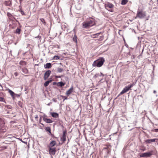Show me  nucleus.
<instances>
[{
    "instance_id": "42",
    "label": "nucleus",
    "mask_w": 158,
    "mask_h": 158,
    "mask_svg": "<svg viewBox=\"0 0 158 158\" xmlns=\"http://www.w3.org/2000/svg\"><path fill=\"white\" fill-rule=\"evenodd\" d=\"M56 84L57 85V83H56V82H54L53 83V85H56Z\"/></svg>"
},
{
    "instance_id": "15",
    "label": "nucleus",
    "mask_w": 158,
    "mask_h": 158,
    "mask_svg": "<svg viewBox=\"0 0 158 158\" xmlns=\"http://www.w3.org/2000/svg\"><path fill=\"white\" fill-rule=\"evenodd\" d=\"M65 84V83L62 81L59 82L57 83V86H60L61 87L64 86Z\"/></svg>"
},
{
    "instance_id": "53",
    "label": "nucleus",
    "mask_w": 158,
    "mask_h": 158,
    "mask_svg": "<svg viewBox=\"0 0 158 158\" xmlns=\"http://www.w3.org/2000/svg\"><path fill=\"white\" fill-rule=\"evenodd\" d=\"M41 124L42 125H43V124L42 123H41Z\"/></svg>"
},
{
    "instance_id": "9",
    "label": "nucleus",
    "mask_w": 158,
    "mask_h": 158,
    "mask_svg": "<svg viewBox=\"0 0 158 158\" xmlns=\"http://www.w3.org/2000/svg\"><path fill=\"white\" fill-rule=\"evenodd\" d=\"M56 148H50L49 152L50 155H54L56 153Z\"/></svg>"
},
{
    "instance_id": "51",
    "label": "nucleus",
    "mask_w": 158,
    "mask_h": 158,
    "mask_svg": "<svg viewBox=\"0 0 158 158\" xmlns=\"http://www.w3.org/2000/svg\"><path fill=\"white\" fill-rule=\"evenodd\" d=\"M126 46H127V47H128L127 46V45H126Z\"/></svg>"
},
{
    "instance_id": "2",
    "label": "nucleus",
    "mask_w": 158,
    "mask_h": 158,
    "mask_svg": "<svg viewBox=\"0 0 158 158\" xmlns=\"http://www.w3.org/2000/svg\"><path fill=\"white\" fill-rule=\"evenodd\" d=\"M95 23L94 19L87 22H84L82 23V27L84 28H88L94 25Z\"/></svg>"
},
{
    "instance_id": "6",
    "label": "nucleus",
    "mask_w": 158,
    "mask_h": 158,
    "mask_svg": "<svg viewBox=\"0 0 158 158\" xmlns=\"http://www.w3.org/2000/svg\"><path fill=\"white\" fill-rule=\"evenodd\" d=\"M51 73V71L50 70H48L45 72L44 76V80H46L48 78Z\"/></svg>"
},
{
    "instance_id": "49",
    "label": "nucleus",
    "mask_w": 158,
    "mask_h": 158,
    "mask_svg": "<svg viewBox=\"0 0 158 158\" xmlns=\"http://www.w3.org/2000/svg\"><path fill=\"white\" fill-rule=\"evenodd\" d=\"M126 46H127V47H128L127 46V45H126Z\"/></svg>"
},
{
    "instance_id": "47",
    "label": "nucleus",
    "mask_w": 158,
    "mask_h": 158,
    "mask_svg": "<svg viewBox=\"0 0 158 158\" xmlns=\"http://www.w3.org/2000/svg\"><path fill=\"white\" fill-rule=\"evenodd\" d=\"M20 140L22 141V142H23L22 140V139H20Z\"/></svg>"
},
{
    "instance_id": "40",
    "label": "nucleus",
    "mask_w": 158,
    "mask_h": 158,
    "mask_svg": "<svg viewBox=\"0 0 158 158\" xmlns=\"http://www.w3.org/2000/svg\"><path fill=\"white\" fill-rule=\"evenodd\" d=\"M52 103L51 102H50L49 103H48V104H47V105L48 106H50Z\"/></svg>"
},
{
    "instance_id": "16",
    "label": "nucleus",
    "mask_w": 158,
    "mask_h": 158,
    "mask_svg": "<svg viewBox=\"0 0 158 158\" xmlns=\"http://www.w3.org/2000/svg\"><path fill=\"white\" fill-rule=\"evenodd\" d=\"M52 116L54 118H57L58 117L59 115L57 113L53 112L51 113Z\"/></svg>"
},
{
    "instance_id": "3",
    "label": "nucleus",
    "mask_w": 158,
    "mask_h": 158,
    "mask_svg": "<svg viewBox=\"0 0 158 158\" xmlns=\"http://www.w3.org/2000/svg\"><path fill=\"white\" fill-rule=\"evenodd\" d=\"M146 16V13L145 11L142 10L139 11L138 10L137 13L135 18H138L140 19H143L145 18Z\"/></svg>"
},
{
    "instance_id": "36",
    "label": "nucleus",
    "mask_w": 158,
    "mask_h": 158,
    "mask_svg": "<svg viewBox=\"0 0 158 158\" xmlns=\"http://www.w3.org/2000/svg\"><path fill=\"white\" fill-rule=\"evenodd\" d=\"M154 131L155 132H158V129H155L154 130Z\"/></svg>"
},
{
    "instance_id": "10",
    "label": "nucleus",
    "mask_w": 158,
    "mask_h": 158,
    "mask_svg": "<svg viewBox=\"0 0 158 158\" xmlns=\"http://www.w3.org/2000/svg\"><path fill=\"white\" fill-rule=\"evenodd\" d=\"M73 86H72L69 89L66 93V94L68 96L70 94L73 92Z\"/></svg>"
},
{
    "instance_id": "50",
    "label": "nucleus",
    "mask_w": 158,
    "mask_h": 158,
    "mask_svg": "<svg viewBox=\"0 0 158 158\" xmlns=\"http://www.w3.org/2000/svg\"><path fill=\"white\" fill-rule=\"evenodd\" d=\"M126 46H127V47H128L127 46V45H126Z\"/></svg>"
},
{
    "instance_id": "39",
    "label": "nucleus",
    "mask_w": 158,
    "mask_h": 158,
    "mask_svg": "<svg viewBox=\"0 0 158 158\" xmlns=\"http://www.w3.org/2000/svg\"><path fill=\"white\" fill-rule=\"evenodd\" d=\"M135 58V57L134 56H132L131 57V58L132 59H134V58Z\"/></svg>"
},
{
    "instance_id": "20",
    "label": "nucleus",
    "mask_w": 158,
    "mask_h": 158,
    "mask_svg": "<svg viewBox=\"0 0 158 158\" xmlns=\"http://www.w3.org/2000/svg\"><path fill=\"white\" fill-rule=\"evenodd\" d=\"M56 144V142L55 141H53L51 142L50 143V146L52 147L54 146Z\"/></svg>"
},
{
    "instance_id": "30",
    "label": "nucleus",
    "mask_w": 158,
    "mask_h": 158,
    "mask_svg": "<svg viewBox=\"0 0 158 158\" xmlns=\"http://www.w3.org/2000/svg\"><path fill=\"white\" fill-rule=\"evenodd\" d=\"M19 106L21 107H23V104L21 101H19L18 103Z\"/></svg>"
},
{
    "instance_id": "43",
    "label": "nucleus",
    "mask_w": 158,
    "mask_h": 158,
    "mask_svg": "<svg viewBox=\"0 0 158 158\" xmlns=\"http://www.w3.org/2000/svg\"><path fill=\"white\" fill-rule=\"evenodd\" d=\"M38 118V116L37 115L35 116V119L37 118Z\"/></svg>"
},
{
    "instance_id": "4",
    "label": "nucleus",
    "mask_w": 158,
    "mask_h": 158,
    "mask_svg": "<svg viewBox=\"0 0 158 158\" xmlns=\"http://www.w3.org/2000/svg\"><path fill=\"white\" fill-rule=\"evenodd\" d=\"M152 153L151 152H145L142 153L140 155V156L141 157H148L151 156L152 155Z\"/></svg>"
},
{
    "instance_id": "41",
    "label": "nucleus",
    "mask_w": 158,
    "mask_h": 158,
    "mask_svg": "<svg viewBox=\"0 0 158 158\" xmlns=\"http://www.w3.org/2000/svg\"><path fill=\"white\" fill-rule=\"evenodd\" d=\"M101 33L100 32L99 33H98V34H95L94 35H99Z\"/></svg>"
},
{
    "instance_id": "35",
    "label": "nucleus",
    "mask_w": 158,
    "mask_h": 158,
    "mask_svg": "<svg viewBox=\"0 0 158 158\" xmlns=\"http://www.w3.org/2000/svg\"><path fill=\"white\" fill-rule=\"evenodd\" d=\"M3 119H2V118L1 117H0V122H2V123H3Z\"/></svg>"
},
{
    "instance_id": "11",
    "label": "nucleus",
    "mask_w": 158,
    "mask_h": 158,
    "mask_svg": "<svg viewBox=\"0 0 158 158\" xmlns=\"http://www.w3.org/2000/svg\"><path fill=\"white\" fill-rule=\"evenodd\" d=\"M43 120L45 122L48 123H52L53 122V121H52L50 119L44 117V118Z\"/></svg>"
},
{
    "instance_id": "33",
    "label": "nucleus",
    "mask_w": 158,
    "mask_h": 158,
    "mask_svg": "<svg viewBox=\"0 0 158 158\" xmlns=\"http://www.w3.org/2000/svg\"><path fill=\"white\" fill-rule=\"evenodd\" d=\"M152 143L156 141V139H150Z\"/></svg>"
},
{
    "instance_id": "48",
    "label": "nucleus",
    "mask_w": 158,
    "mask_h": 158,
    "mask_svg": "<svg viewBox=\"0 0 158 158\" xmlns=\"http://www.w3.org/2000/svg\"><path fill=\"white\" fill-rule=\"evenodd\" d=\"M51 158H53V157L52 156H51Z\"/></svg>"
},
{
    "instance_id": "21",
    "label": "nucleus",
    "mask_w": 158,
    "mask_h": 158,
    "mask_svg": "<svg viewBox=\"0 0 158 158\" xmlns=\"http://www.w3.org/2000/svg\"><path fill=\"white\" fill-rule=\"evenodd\" d=\"M63 70V69L58 67L57 68L56 72L58 73H61Z\"/></svg>"
},
{
    "instance_id": "28",
    "label": "nucleus",
    "mask_w": 158,
    "mask_h": 158,
    "mask_svg": "<svg viewBox=\"0 0 158 158\" xmlns=\"http://www.w3.org/2000/svg\"><path fill=\"white\" fill-rule=\"evenodd\" d=\"M60 57L58 56H55L53 58V59L54 60H57L60 59Z\"/></svg>"
},
{
    "instance_id": "38",
    "label": "nucleus",
    "mask_w": 158,
    "mask_h": 158,
    "mask_svg": "<svg viewBox=\"0 0 158 158\" xmlns=\"http://www.w3.org/2000/svg\"><path fill=\"white\" fill-rule=\"evenodd\" d=\"M14 96H16L17 97H19L20 96V95L17 94H14Z\"/></svg>"
},
{
    "instance_id": "25",
    "label": "nucleus",
    "mask_w": 158,
    "mask_h": 158,
    "mask_svg": "<svg viewBox=\"0 0 158 158\" xmlns=\"http://www.w3.org/2000/svg\"><path fill=\"white\" fill-rule=\"evenodd\" d=\"M40 21L42 22L43 25H44V26L46 25V22H45V21L44 19H40Z\"/></svg>"
},
{
    "instance_id": "18",
    "label": "nucleus",
    "mask_w": 158,
    "mask_h": 158,
    "mask_svg": "<svg viewBox=\"0 0 158 158\" xmlns=\"http://www.w3.org/2000/svg\"><path fill=\"white\" fill-rule=\"evenodd\" d=\"M73 41L76 42V44H77V35L76 34L74 35L73 39Z\"/></svg>"
},
{
    "instance_id": "1",
    "label": "nucleus",
    "mask_w": 158,
    "mask_h": 158,
    "mask_svg": "<svg viewBox=\"0 0 158 158\" xmlns=\"http://www.w3.org/2000/svg\"><path fill=\"white\" fill-rule=\"evenodd\" d=\"M105 61V59L103 57H99L98 59L95 60L92 64V66L94 67H100L103 64Z\"/></svg>"
},
{
    "instance_id": "29",
    "label": "nucleus",
    "mask_w": 158,
    "mask_h": 158,
    "mask_svg": "<svg viewBox=\"0 0 158 158\" xmlns=\"http://www.w3.org/2000/svg\"><path fill=\"white\" fill-rule=\"evenodd\" d=\"M145 142L147 144L149 143H152L150 139L146 140H145Z\"/></svg>"
},
{
    "instance_id": "8",
    "label": "nucleus",
    "mask_w": 158,
    "mask_h": 158,
    "mask_svg": "<svg viewBox=\"0 0 158 158\" xmlns=\"http://www.w3.org/2000/svg\"><path fill=\"white\" fill-rule=\"evenodd\" d=\"M129 90L127 88L126 86L125 88L123 89L122 91L119 93V94L118 95L117 97H119L120 95L123 94L127 92Z\"/></svg>"
},
{
    "instance_id": "34",
    "label": "nucleus",
    "mask_w": 158,
    "mask_h": 158,
    "mask_svg": "<svg viewBox=\"0 0 158 158\" xmlns=\"http://www.w3.org/2000/svg\"><path fill=\"white\" fill-rule=\"evenodd\" d=\"M4 99L3 98L0 97V101L3 102Z\"/></svg>"
},
{
    "instance_id": "31",
    "label": "nucleus",
    "mask_w": 158,
    "mask_h": 158,
    "mask_svg": "<svg viewBox=\"0 0 158 158\" xmlns=\"http://www.w3.org/2000/svg\"><path fill=\"white\" fill-rule=\"evenodd\" d=\"M63 77H64L63 75H62L59 76H55V77L56 78H60Z\"/></svg>"
},
{
    "instance_id": "26",
    "label": "nucleus",
    "mask_w": 158,
    "mask_h": 158,
    "mask_svg": "<svg viewBox=\"0 0 158 158\" xmlns=\"http://www.w3.org/2000/svg\"><path fill=\"white\" fill-rule=\"evenodd\" d=\"M21 31V29L18 28L16 29L15 31V33L18 34H19Z\"/></svg>"
},
{
    "instance_id": "17",
    "label": "nucleus",
    "mask_w": 158,
    "mask_h": 158,
    "mask_svg": "<svg viewBox=\"0 0 158 158\" xmlns=\"http://www.w3.org/2000/svg\"><path fill=\"white\" fill-rule=\"evenodd\" d=\"M8 92L12 97L13 98H15L14 94H15V93L13 91L10 89L8 90Z\"/></svg>"
},
{
    "instance_id": "24",
    "label": "nucleus",
    "mask_w": 158,
    "mask_h": 158,
    "mask_svg": "<svg viewBox=\"0 0 158 158\" xmlns=\"http://www.w3.org/2000/svg\"><path fill=\"white\" fill-rule=\"evenodd\" d=\"M128 2L127 0H122L121 4L124 5L127 4Z\"/></svg>"
},
{
    "instance_id": "46",
    "label": "nucleus",
    "mask_w": 158,
    "mask_h": 158,
    "mask_svg": "<svg viewBox=\"0 0 158 158\" xmlns=\"http://www.w3.org/2000/svg\"><path fill=\"white\" fill-rule=\"evenodd\" d=\"M101 75H102V76H104V75H103V74H102V73H101Z\"/></svg>"
},
{
    "instance_id": "27",
    "label": "nucleus",
    "mask_w": 158,
    "mask_h": 158,
    "mask_svg": "<svg viewBox=\"0 0 158 158\" xmlns=\"http://www.w3.org/2000/svg\"><path fill=\"white\" fill-rule=\"evenodd\" d=\"M19 64L22 66H24L26 65V62L24 61H21L19 62Z\"/></svg>"
},
{
    "instance_id": "5",
    "label": "nucleus",
    "mask_w": 158,
    "mask_h": 158,
    "mask_svg": "<svg viewBox=\"0 0 158 158\" xmlns=\"http://www.w3.org/2000/svg\"><path fill=\"white\" fill-rule=\"evenodd\" d=\"M114 5L111 3L110 2H107V4H105V7L108 10L112 12L113 11V10H109L108 8H112L114 7Z\"/></svg>"
},
{
    "instance_id": "23",
    "label": "nucleus",
    "mask_w": 158,
    "mask_h": 158,
    "mask_svg": "<svg viewBox=\"0 0 158 158\" xmlns=\"http://www.w3.org/2000/svg\"><path fill=\"white\" fill-rule=\"evenodd\" d=\"M5 4L6 6H10L11 5V2L10 1H8L5 2Z\"/></svg>"
},
{
    "instance_id": "14",
    "label": "nucleus",
    "mask_w": 158,
    "mask_h": 158,
    "mask_svg": "<svg viewBox=\"0 0 158 158\" xmlns=\"http://www.w3.org/2000/svg\"><path fill=\"white\" fill-rule=\"evenodd\" d=\"M21 70L22 72L25 74H27L28 73V69L25 68H22Z\"/></svg>"
},
{
    "instance_id": "32",
    "label": "nucleus",
    "mask_w": 158,
    "mask_h": 158,
    "mask_svg": "<svg viewBox=\"0 0 158 158\" xmlns=\"http://www.w3.org/2000/svg\"><path fill=\"white\" fill-rule=\"evenodd\" d=\"M61 97L62 98L64 99L63 101H64L65 100H66L67 99V97L65 96H61Z\"/></svg>"
},
{
    "instance_id": "37",
    "label": "nucleus",
    "mask_w": 158,
    "mask_h": 158,
    "mask_svg": "<svg viewBox=\"0 0 158 158\" xmlns=\"http://www.w3.org/2000/svg\"><path fill=\"white\" fill-rule=\"evenodd\" d=\"M21 14H22L23 15H24V12L23 11V10L21 11Z\"/></svg>"
},
{
    "instance_id": "22",
    "label": "nucleus",
    "mask_w": 158,
    "mask_h": 158,
    "mask_svg": "<svg viewBox=\"0 0 158 158\" xmlns=\"http://www.w3.org/2000/svg\"><path fill=\"white\" fill-rule=\"evenodd\" d=\"M45 130L47 131L48 132L50 133L51 134V128L49 127H45Z\"/></svg>"
},
{
    "instance_id": "7",
    "label": "nucleus",
    "mask_w": 158,
    "mask_h": 158,
    "mask_svg": "<svg viewBox=\"0 0 158 158\" xmlns=\"http://www.w3.org/2000/svg\"><path fill=\"white\" fill-rule=\"evenodd\" d=\"M66 131H64L63 132L62 136L61 138V140L63 142H65L66 140Z\"/></svg>"
},
{
    "instance_id": "52",
    "label": "nucleus",
    "mask_w": 158,
    "mask_h": 158,
    "mask_svg": "<svg viewBox=\"0 0 158 158\" xmlns=\"http://www.w3.org/2000/svg\"><path fill=\"white\" fill-rule=\"evenodd\" d=\"M128 54L130 55V52H129Z\"/></svg>"
},
{
    "instance_id": "13",
    "label": "nucleus",
    "mask_w": 158,
    "mask_h": 158,
    "mask_svg": "<svg viewBox=\"0 0 158 158\" xmlns=\"http://www.w3.org/2000/svg\"><path fill=\"white\" fill-rule=\"evenodd\" d=\"M136 83L133 82L132 84H131L130 85H128L126 87L129 90L133 86H134L135 84Z\"/></svg>"
},
{
    "instance_id": "12",
    "label": "nucleus",
    "mask_w": 158,
    "mask_h": 158,
    "mask_svg": "<svg viewBox=\"0 0 158 158\" xmlns=\"http://www.w3.org/2000/svg\"><path fill=\"white\" fill-rule=\"evenodd\" d=\"M44 67L45 69H49L52 67L51 64L50 63H48L44 65Z\"/></svg>"
},
{
    "instance_id": "19",
    "label": "nucleus",
    "mask_w": 158,
    "mask_h": 158,
    "mask_svg": "<svg viewBox=\"0 0 158 158\" xmlns=\"http://www.w3.org/2000/svg\"><path fill=\"white\" fill-rule=\"evenodd\" d=\"M52 81V80H50L46 81L44 84V86L45 87L47 86H48L49 83Z\"/></svg>"
},
{
    "instance_id": "45",
    "label": "nucleus",
    "mask_w": 158,
    "mask_h": 158,
    "mask_svg": "<svg viewBox=\"0 0 158 158\" xmlns=\"http://www.w3.org/2000/svg\"><path fill=\"white\" fill-rule=\"evenodd\" d=\"M39 35H38V36L35 37V38H39Z\"/></svg>"
},
{
    "instance_id": "44",
    "label": "nucleus",
    "mask_w": 158,
    "mask_h": 158,
    "mask_svg": "<svg viewBox=\"0 0 158 158\" xmlns=\"http://www.w3.org/2000/svg\"><path fill=\"white\" fill-rule=\"evenodd\" d=\"M156 92V91L155 90H154L153 91V93H154V94H155Z\"/></svg>"
}]
</instances>
